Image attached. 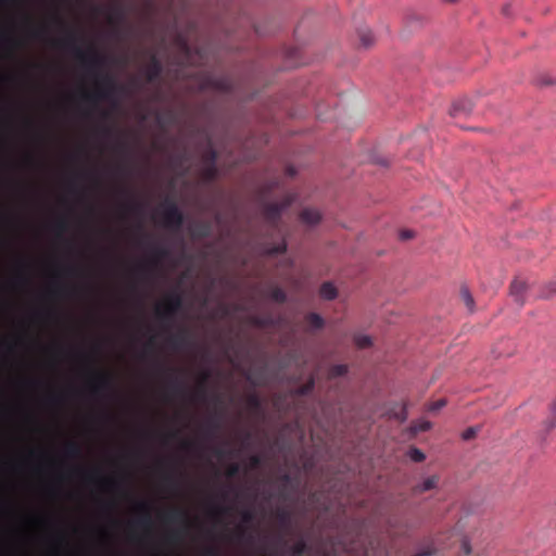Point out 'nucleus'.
I'll list each match as a JSON object with an SVG mask.
<instances>
[{"label": "nucleus", "instance_id": "nucleus-1", "mask_svg": "<svg viewBox=\"0 0 556 556\" xmlns=\"http://www.w3.org/2000/svg\"><path fill=\"white\" fill-rule=\"evenodd\" d=\"M78 36L74 30L67 29L65 38L54 41V46L64 49H71L86 68V71L96 77V88L93 92H85L83 99L91 104H96L100 100L111 101L115 98L119 87L114 78L109 74H100L99 71L105 64V56L100 54L94 48L84 51L77 43Z\"/></svg>", "mask_w": 556, "mask_h": 556}, {"label": "nucleus", "instance_id": "nucleus-54", "mask_svg": "<svg viewBox=\"0 0 556 556\" xmlns=\"http://www.w3.org/2000/svg\"><path fill=\"white\" fill-rule=\"evenodd\" d=\"M60 400H61V396H60V395H55V394L50 395V396L48 397V401H49V403H51V404H58V403L60 402Z\"/></svg>", "mask_w": 556, "mask_h": 556}, {"label": "nucleus", "instance_id": "nucleus-41", "mask_svg": "<svg viewBox=\"0 0 556 556\" xmlns=\"http://www.w3.org/2000/svg\"><path fill=\"white\" fill-rule=\"evenodd\" d=\"M241 517H242V521L244 523H250L254 520V513L250 509H244L242 513H241Z\"/></svg>", "mask_w": 556, "mask_h": 556}, {"label": "nucleus", "instance_id": "nucleus-52", "mask_svg": "<svg viewBox=\"0 0 556 556\" xmlns=\"http://www.w3.org/2000/svg\"><path fill=\"white\" fill-rule=\"evenodd\" d=\"M236 534H237V538H238L239 540H243V539H245V538H247L245 530H244L242 527H239V528L237 529Z\"/></svg>", "mask_w": 556, "mask_h": 556}, {"label": "nucleus", "instance_id": "nucleus-15", "mask_svg": "<svg viewBox=\"0 0 556 556\" xmlns=\"http://www.w3.org/2000/svg\"><path fill=\"white\" fill-rule=\"evenodd\" d=\"M139 508H140V510H142V516L136 521V525H138L142 528H150L152 525V521H151L148 504L140 503Z\"/></svg>", "mask_w": 556, "mask_h": 556}, {"label": "nucleus", "instance_id": "nucleus-62", "mask_svg": "<svg viewBox=\"0 0 556 556\" xmlns=\"http://www.w3.org/2000/svg\"><path fill=\"white\" fill-rule=\"evenodd\" d=\"M337 374L341 375L345 371V367L344 366H338L337 368Z\"/></svg>", "mask_w": 556, "mask_h": 556}, {"label": "nucleus", "instance_id": "nucleus-48", "mask_svg": "<svg viewBox=\"0 0 556 556\" xmlns=\"http://www.w3.org/2000/svg\"><path fill=\"white\" fill-rule=\"evenodd\" d=\"M413 237H414V231H412V230L405 229L400 232L401 240H408V239H412Z\"/></svg>", "mask_w": 556, "mask_h": 556}, {"label": "nucleus", "instance_id": "nucleus-23", "mask_svg": "<svg viewBox=\"0 0 556 556\" xmlns=\"http://www.w3.org/2000/svg\"><path fill=\"white\" fill-rule=\"evenodd\" d=\"M460 299L463 300L464 304L469 309V312H473L475 301L468 288L463 287L460 289Z\"/></svg>", "mask_w": 556, "mask_h": 556}, {"label": "nucleus", "instance_id": "nucleus-39", "mask_svg": "<svg viewBox=\"0 0 556 556\" xmlns=\"http://www.w3.org/2000/svg\"><path fill=\"white\" fill-rule=\"evenodd\" d=\"M67 227H68V224H67V220L65 218H60L55 223V229L58 230L59 233L65 232L67 230Z\"/></svg>", "mask_w": 556, "mask_h": 556}, {"label": "nucleus", "instance_id": "nucleus-14", "mask_svg": "<svg viewBox=\"0 0 556 556\" xmlns=\"http://www.w3.org/2000/svg\"><path fill=\"white\" fill-rule=\"evenodd\" d=\"M210 378L208 371H203L195 392L193 393L194 400L204 401L206 399V382Z\"/></svg>", "mask_w": 556, "mask_h": 556}, {"label": "nucleus", "instance_id": "nucleus-9", "mask_svg": "<svg viewBox=\"0 0 556 556\" xmlns=\"http://www.w3.org/2000/svg\"><path fill=\"white\" fill-rule=\"evenodd\" d=\"M168 343L175 350L181 349L189 344V332L187 329L181 328L177 333L168 338Z\"/></svg>", "mask_w": 556, "mask_h": 556}, {"label": "nucleus", "instance_id": "nucleus-46", "mask_svg": "<svg viewBox=\"0 0 556 556\" xmlns=\"http://www.w3.org/2000/svg\"><path fill=\"white\" fill-rule=\"evenodd\" d=\"M46 33H47V29L43 27L36 28L31 31V37L36 38V39H41Z\"/></svg>", "mask_w": 556, "mask_h": 556}, {"label": "nucleus", "instance_id": "nucleus-7", "mask_svg": "<svg viewBox=\"0 0 556 556\" xmlns=\"http://www.w3.org/2000/svg\"><path fill=\"white\" fill-rule=\"evenodd\" d=\"M163 71L161 61L156 55H151L150 61L144 70L146 79L148 83L156 81Z\"/></svg>", "mask_w": 556, "mask_h": 556}, {"label": "nucleus", "instance_id": "nucleus-31", "mask_svg": "<svg viewBox=\"0 0 556 556\" xmlns=\"http://www.w3.org/2000/svg\"><path fill=\"white\" fill-rule=\"evenodd\" d=\"M314 387H315L314 379H309L306 383H304L303 386L299 387L296 389L295 393L299 394V395H306V394L311 393L314 390Z\"/></svg>", "mask_w": 556, "mask_h": 556}, {"label": "nucleus", "instance_id": "nucleus-50", "mask_svg": "<svg viewBox=\"0 0 556 556\" xmlns=\"http://www.w3.org/2000/svg\"><path fill=\"white\" fill-rule=\"evenodd\" d=\"M554 293H556V283H554V282H553V283H551V285L548 286V290H547V291H544V292L542 293V296H544V298H548L549 295H552V294H554Z\"/></svg>", "mask_w": 556, "mask_h": 556}, {"label": "nucleus", "instance_id": "nucleus-47", "mask_svg": "<svg viewBox=\"0 0 556 556\" xmlns=\"http://www.w3.org/2000/svg\"><path fill=\"white\" fill-rule=\"evenodd\" d=\"M445 404H446L445 400H439V401L432 403L429 409L430 410H439L442 407H444Z\"/></svg>", "mask_w": 556, "mask_h": 556}, {"label": "nucleus", "instance_id": "nucleus-33", "mask_svg": "<svg viewBox=\"0 0 556 556\" xmlns=\"http://www.w3.org/2000/svg\"><path fill=\"white\" fill-rule=\"evenodd\" d=\"M217 157H218L217 152L212 147H208L203 156L204 164H207V163L216 164Z\"/></svg>", "mask_w": 556, "mask_h": 556}, {"label": "nucleus", "instance_id": "nucleus-43", "mask_svg": "<svg viewBox=\"0 0 556 556\" xmlns=\"http://www.w3.org/2000/svg\"><path fill=\"white\" fill-rule=\"evenodd\" d=\"M262 464V458L258 456V455H252L250 458H249V465H250V468H257L260 467Z\"/></svg>", "mask_w": 556, "mask_h": 556}, {"label": "nucleus", "instance_id": "nucleus-8", "mask_svg": "<svg viewBox=\"0 0 556 556\" xmlns=\"http://www.w3.org/2000/svg\"><path fill=\"white\" fill-rule=\"evenodd\" d=\"M527 283L526 281L521 280V279H515L511 283H510V295L514 298L515 302L518 303L519 305H523L525 304V294H526V291H527Z\"/></svg>", "mask_w": 556, "mask_h": 556}, {"label": "nucleus", "instance_id": "nucleus-34", "mask_svg": "<svg viewBox=\"0 0 556 556\" xmlns=\"http://www.w3.org/2000/svg\"><path fill=\"white\" fill-rule=\"evenodd\" d=\"M220 428L219 422L216 419H211L206 425V434L213 435L215 434Z\"/></svg>", "mask_w": 556, "mask_h": 556}, {"label": "nucleus", "instance_id": "nucleus-40", "mask_svg": "<svg viewBox=\"0 0 556 556\" xmlns=\"http://www.w3.org/2000/svg\"><path fill=\"white\" fill-rule=\"evenodd\" d=\"M68 290L70 289L67 287L56 286L55 288L51 289L50 292L53 295L61 296V295H66L68 293Z\"/></svg>", "mask_w": 556, "mask_h": 556}, {"label": "nucleus", "instance_id": "nucleus-26", "mask_svg": "<svg viewBox=\"0 0 556 556\" xmlns=\"http://www.w3.org/2000/svg\"><path fill=\"white\" fill-rule=\"evenodd\" d=\"M307 543L303 539L298 540L291 547L292 554L294 556H302L307 552Z\"/></svg>", "mask_w": 556, "mask_h": 556}, {"label": "nucleus", "instance_id": "nucleus-25", "mask_svg": "<svg viewBox=\"0 0 556 556\" xmlns=\"http://www.w3.org/2000/svg\"><path fill=\"white\" fill-rule=\"evenodd\" d=\"M358 37L364 48H368L374 43V36L369 29H361Z\"/></svg>", "mask_w": 556, "mask_h": 556}, {"label": "nucleus", "instance_id": "nucleus-20", "mask_svg": "<svg viewBox=\"0 0 556 556\" xmlns=\"http://www.w3.org/2000/svg\"><path fill=\"white\" fill-rule=\"evenodd\" d=\"M319 294L325 300H333L337 296V289L331 282H324L320 286Z\"/></svg>", "mask_w": 556, "mask_h": 556}, {"label": "nucleus", "instance_id": "nucleus-38", "mask_svg": "<svg viewBox=\"0 0 556 556\" xmlns=\"http://www.w3.org/2000/svg\"><path fill=\"white\" fill-rule=\"evenodd\" d=\"M182 533L180 530H174L168 533L167 541L170 543H177L181 540Z\"/></svg>", "mask_w": 556, "mask_h": 556}, {"label": "nucleus", "instance_id": "nucleus-61", "mask_svg": "<svg viewBox=\"0 0 556 556\" xmlns=\"http://www.w3.org/2000/svg\"><path fill=\"white\" fill-rule=\"evenodd\" d=\"M429 428H430V424H429V422H424V424L421 425V427H420V430L426 431V430H428Z\"/></svg>", "mask_w": 556, "mask_h": 556}, {"label": "nucleus", "instance_id": "nucleus-6", "mask_svg": "<svg viewBox=\"0 0 556 556\" xmlns=\"http://www.w3.org/2000/svg\"><path fill=\"white\" fill-rule=\"evenodd\" d=\"M473 103L468 98H462L453 102L450 115L453 117L466 116L472 112Z\"/></svg>", "mask_w": 556, "mask_h": 556}, {"label": "nucleus", "instance_id": "nucleus-64", "mask_svg": "<svg viewBox=\"0 0 556 556\" xmlns=\"http://www.w3.org/2000/svg\"><path fill=\"white\" fill-rule=\"evenodd\" d=\"M277 541H278V543H280V544H286V541H285V539H283V536H282V535H278Z\"/></svg>", "mask_w": 556, "mask_h": 556}, {"label": "nucleus", "instance_id": "nucleus-60", "mask_svg": "<svg viewBox=\"0 0 556 556\" xmlns=\"http://www.w3.org/2000/svg\"><path fill=\"white\" fill-rule=\"evenodd\" d=\"M76 273H77L76 268L71 267V268L66 269L67 275H76Z\"/></svg>", "mask_w": 556, "mask_h": 556}, {"label": "nucleus", "instance_id": "nucleus-51", "mask_svg": "<svg viewBox=\"0 0 556 556\" xmlns=\"http://www.w3.org/2000/svg\"><path fill=\"white\" fill-rule=\"evenodd\" d=\"M123 207L127 211L138 212L141 206L138 203H126Z\"/></svg>", "mask_w": 556, "mask_h": 556}, {"label": "nucleus", "instance_id": "nucleus-16", "mask_svg": "<svg viewBox=\"0 0 556 556\" xmlns=\"http://www.w3.org/2000/svg\"><path fill=\"white\" fill-rule=\"evenodd\" d=\"M64 454L68 458H78L81 455V447L75 441H70L64 446Z\"/></svg>", "mask_w": 556, "mask_h": 556}, {"label": "nucleus", "instance_id": "nucleus-21", "mask_svg": "<svg viewBox=\"0 0 556 556\" xmlns=\"http://www.w3.org/2000/svg\"><path fill=\"white\" fill-rule=\"evenodd\" d=\"M202 176L206 181H213L218 176V169L216 164L207 163L202 168Z\"/></svg>", "mask_w": 556, "mask_h": 556}, {"label": "nucleus", "instance_id": "nucleus-57", "mask_svg": "<svg viewBox=\"0 0 556 556\" xmlns=\"http://www.w3.org/2000/svg\"><path fill=\"white\" fill-rule=\"evenodd\" d=\"M192 445H193V443L191 441H182V443H181V446L185 450H189Z\"/></svg>", "mask_w": 556, "mask_h": 556}, {"label": "nucleus", "instance_id": "nucleus-18", "mask_svg": "<svg viewBox=\"0 0 556 556\" xmlns=\"http://www.w3.org/2000/svg\"><path fill=\"white\" fill-rule=\"evenodd\" d=\"M276 518L279 522V526L286 530V531H289L290 528H291V515L288 510L286 509H279L277 513H276Z\"/></svg>", "mask_w": 556, "mask_h": 556}, {"label": "nucleus", "instance_id": "nucleus-59", "mask_svg": "<svg viewBox=\"0 0 556 556\" xmlns=\"http://www.w3.org/2000/svg\"><path fill=\"white\" fill-rule=\"evenodd\" d=\"M215 454H216L218 457H222V456H224V455H225V451H224V450H222V448H216V450H215Z\"/></svg>", "mask_w": 556, "mask_h": 556}, {"label": "nucleus", "instance_id": "nucleus-53", "mask_svg": "<svg viewBox=\"0 0 556 556\" xmlns=\"http://www.w3.org/2000/svg\"><path fill=\"white\" fill-rule=\"evenodd\" d=\"M433 553V549L427 548L418 552L415 556H431Z\"/></svg>", "mask_w": 556, "mask_h": 556}, {"label": "nucleus", "instance_id": "nucleus-49", "mask_svg": "<svg viewBox=\"0 0 556 556\" xmlns=\"http://www.w3.org/2000/svg\"><path fill=\"white\" fill-rule=\"evenodd\" d=\"M4 40L11 48H16L20 46V41L13 37L5 36Z\"/></svg>", "mask_w": 556, "mask_h": 556}, {"label": "nucleus", "instance_id": "nucleus-36", "mask_svg": "<svg viewBox=\"0 0 556 556\" xmlns=\"http://www.w3.org/2000/svg\"><path fill=\"white\" fill-rule=\"evenodd\" d=\"M163 479L170 489H177L178 481L172 473H166Z\"/></svg>", "mask_w": 556, "mask_h": 556}, {"label": "nucleus", "instance_id": "nucleus-44", "mask_svg": "<svg viewBox=\"0 0 556 556\" xmlns=\"http://www.w3.org/2000/svg\"><path fill=\"white\" fill-rule=\"evenodd\" d=\"M230 507L228 506H218L214 509L213 514L216 518L223 516V515H226L230 511Z\"/></svg>", "mask_w": 556, "mask_h": 556}, {"label": "nucleus", "instance_id": "nucleus-11", "mask_svg": "<svg viewBox=\"0 0 556 556\" xmlns=\"http://www.w3.org/2000/svg\"><path fill=\"white\" fill-rule=\"evenodd\" d=\"M212 227L208 222H197L191 227V235L194 238L203 239L211 235Z\"/></svg>", "mask_w": 556, "mask_h": 556}, {"label": "nucleus", "instance_id": "nucleus-30", "mask_svg": "<svg viewBox=\"0 0 556 556\" xmlns=\"http://www.w3.org/2000/svg\"><path fill=\"white\" fill-rule=\"evenodd\" d=\"M169 389H170L172 393H174L175 395L184 394L186 391L184 384L181 383V381L178 380L177 377L172 379Z\"/></svg>", "mask_w": 556, "mask_h": 556}, {"label": "nucleus", "instance_id": "nucleus-19", "mask_svg": "<svg viewBox=\"0 0 556 556\" xmlns=\"http://www.w3.org/2000/svg\"><path fill=\"white\" fill-rule=\"evenodd\" d=\"M250 323L258 328H266L275 325L274 318L269 315L267 316H252L250 318Z\"/></svg>", "mask_w": 556, "mask_h": 556}, {"label": "nucleus", "instance_id": "nucleus-58", "mask_svg": "<svg viewBox=\"0 0 556 556\" xmlns=\"http://www.w3.org/2000/svg\"><path fill=\"white\" fill-rule=\"evenodd\" d=\"M556 427V419L553 418L548 421V429H553Z\"/></svg>", "mask_w": 556, "mask_h": 556}, {"label": "nucleus", "instance_id": "nucleus-4", "mask_svg": "<svg viewBox=\"0 0 556 556\" xmlns=\"http://www.w3.org/2000/svg\"><path fill=\"white\" fill-rule=\"evenodd\" d=\"M290 202H291L290 200H287L286 202H282V203L273 202V203H266L264 205L263 215H264L266 223L268 224V226L270 228H273V229L278 228L281 212L290 204Z\"/></svg>", "mask_w": 556, "mask_h": 556}, {"label": "nucleus", "instance_id": "nucleus-10", "mask_svg": "<svg viewBox=\"0 0 556 556\" xmlns=\"http://www.w3.org/2000/svg\"><path fill=\"white\" fill-rule=\"evenodd\" d=\"M163 519L165 522L175 523V522H184L187 523L189 520L188 514L186 510L181 508H174L167 511Z\"/></svg>", "mask_w": 556, "mask_h": 556}, {"label": "nucleus", "instance_id": "nucleus-27", "mask_svg": "<svg viewBox=\"0 0 556 556\" xmlns=\"http://www.w3.org/2000/svg\"><path fill=\"white\" fill-rule=\"evenodd\" d=\"M247 403L250 409L260 410L262 408V400L256 393H251L247 397Z\"/></svg>", "mask_w": 556, "mask_h": 556}, {"label": "nucleus", "instance_id": "nucleus-3", "mask_svg": "<svg viewBox=\"0 0 556 556\" xmlns=\"http://www.w3.org/2000/svg\"><path fill=\"white\" fill-rule=\"evenodd\" d=\"M182 296L178 292H172L169 293L164 303L162 305H159L155 309L156 318L163 324V325H169L174 320L176 314L181 309L182 307Z\"/></svg>", "mask_w": 556, "mask_h": 556}, {"label": "nucleus", "instance_id": "nucleus-63", "mask_svg": "<svg viewBox=\"0 0 556 556\" xmlns=\"http://www.w3.org/2000/svg\"><path fill=\"white\" fill-rule=\"evenodd\" d=\"M103 132H104V135L110 136V135L112 134V128H110V127H105V128L103 129Z\"/></svg>", "mask_w": 556, "mask_h": 556}, {"label": "nucleus", "instance_id": "nucleus-28", "mask_svg": "<svg viewBox=\"0 0 556 556\" xmlns=\"http://www.w3.org/2000/svg\"><path fill=\"white\" fill-rule=\"evenodd\" d=\"M354 343L359 349H366V348H369L371 345V338L369 336H366V334H356L354 337Z\"/></svg>", "mask_w": 556, "mask_h": 556}, {"label": "nucleus", "instance_id": "nucleus-22", "mask_svg": "<svg viewBox=\"0 0 556 556\" xmlns=\"http://www.w3.org/2000/svg\"><path fill=\"white\" fill-rule=\"evenodd\" d=\"M305 323L311 329H320L324 326V319L316 313H309L305 316Z\"/></svg>", "mask_w": 556, "mask_h": 556}, {"label": "nucleus", "instance_id": "nucleus-55", "mask_svg": "<svg viewBox=\"0 0 556 556\" xmlns=\"http://www.w3.org/2000/svg\"><path fill=\"white\" fill-rule=\"evenodd\" d=\"M116 148L119 151L125 152L127 150V144L124 141H119V142H117Z\"/></svg>", "mask_w": 556, "mask_h": 556}, {"label": "nucleus", "instance_id": "nucleus-17", "mask_svg": "<svg viewBox=\"0 0 556 556\" xmlns=\"http://www.w3.org/2000/svg\"><path fill=\"white\" fill-rule=\"evenodd\" d=\"M268 296L277 302V303H285L287 301V294L286 292L283 291V289H281L280 287L278 286H271L269 289H268Z\"/></svg>", "mask_w": 556, "mask_h": 556}, {"label": "nucleus", "instance_id": "nucleus-29", "mask_svg": "<svg viewBox=\"0 0 556 556\" xmlns=\"http://www.w3.org/2000/svg\"><path fill=\"white\" fill-rule=\"evenodd\" d=\"M407 455L415 463H420L426 458L425 453L417 447H410L407 452Z\"/></svg>", "mask_w": 556, "mask_h": 556}, {"label": "nucleus", "instance_id": "nucleus-5", "mask_svg": "<svg viewBox=\"0 0 556 556\" xmlns=\"http://www.w3.org/2000/svg\"><path fill=\"white\" fill-rule=\"evenodd\" d=\"M112 389V379L105 372L96 374L91 382V393L94 395H101L104 391Z\"/></svg>", "mask_w": 556, "mask_h": 556}, {"label": "nucleus", "instance_id": "nucleus-32", "mask_svg": "<svg viewBox=\"0 0 556 556\" xmlns=\"http://www.w3.org/2000/svg\"><path fill=\"white\" fill-rule=\"evenodd\" d=\"M125 13L121 7H115L109 17L110 23H117L124 20Z\"/></svg>", "mask_w": 556, "mask_h": 556}, {"label": "nucleus", "instance_id": "nucleus-24", "mask_svg": "<svg viewBox=\"0 0 556 556\" xmlns=\"http://www.w3.org/2000/svg\"><path fill=\"white\" fill-rule=\"evenodd\" d=\"M152 252V263L156 264L162 258L166 257L168 255L167 249L160 247V245H153L151 248Z\"/></svg>", "mask_w": 556, "mask_h": 556}, {"label": "nucleus", "instance_id": "nucleus-42", "mask_svg": "<svg viewBox=\"0 0 556 556\" xmlns=\"http://www.w3.org/2000/svg\"><path fill=\"white\" fill-rule=\"evenodd\" d=\"M477 432H478L477 428L470 427V428L466 429L463 432V439L464 440H471V439H473L477 435Z\"/></svg>", "mask_w": 556, "mask_h": 556}, {"label": "nucleus", "instance_id": "nucleus-35", "mask_svg": "<svg viewBox=\"0 0 556 556\" xmlns=\"http://www.w3.org/2000/svg\"><path fill=\"white\" fill-rule=\"evenodd\" d=\"M239 472H240V465H239V464H237V463H233V464H231V465L227 468V470H226V476H227L228 478H233V477L238 476V475H239Z\"/></svg>", "mask_w": 556, "mask_h": 556}, {"label": "nucleus", "instance_id": "nucleus-37", "mask_svg": "<svg viewBox=\"0 0 556 556\" xmlns=\"http://www.w3.org/2000/svg\"><path fill=\"white\" fill-rule=\"evenodd\" d=\"M287 250V245L285 242L282 243H279V244H276V245H273L269 250H268V253L269 254H282L285 253Z\"/></svg>", "mask_w": 556, "mask_h": 556}, {"label": "nucleus", "instance_id": "nucleus-13", "mask_svg": "<svg viewBox=\"0 0 556 556\" xmlns=\"http://www.w3.org/2000/svg\"><path fill=\"white\" fill-rule=\"evenodd\" d=\"M300 218L303 223L313 226L319 223L321 215L317 210L304 208L300 214Z\"/></svg>", "mask_w": 556, "mask_h": 556}, {"label": "nucleus", "instance_id": "nucleus-2", "mask_svg": "<svg viewBox=\"0 0 556 556\" xmlns=\"http://www.w3.org/2000/svg\"><path fill=\"white\" fill-rule=\"evenodd\" d=\"M162 220L165 228L172 231H179L184 225L185 216L177 203L166 198L161 204Z\"/></svg>", "mask_w": 556, "mask_h": 556}, {"label": "nucleus", "instance_id": "nucleus-45", "mask_svg": "<svg viewBox=\"0 0 556 556\" xmlns=\"http://www.w3.org/2000/svg\"><path fill=\"white\" fill-rule=\"evenodd\" d=\"M460 548H462V552L464 553V555H465V556L470 555V553H471V546H470V543H469V541H468L467 539H464V540L462 541V546H460Z\"/></svg>", "mask_w": 556, "mask_h": 556}, {"label": "nucleus", "instance_id": "nucleus-56", "mask_svg": "<svg viewBox=\"0 0 556 556\" xmlns=\"http://www.w3.org/2000/svg\"><path fill=\"white\" fill-rule=\"evenodd\" d=\"M510 8H511V5H510V4H505V5H503V8H502V13H503L504 15L508 16V15L510 14Z\"/></svg>", "mask_w": 556, "mask_h": 556}, {"label": "nucleus", "instance_id": "nucleus-12", "mask_svg": "<svg viewBox=\"0 0 556 556\" xmlns=\"http://www.w3.org/2000/svg\"><path fill=\"white\" fill-rule=\"evenodd\" d=\"M439 481H440L439 476L433 475L431 477H428L421 483L414 486V493L420 494V493L430 491L432 489H435L437 485L439 484Z\"/></svg>", "mask_w": 556, "mask_h": 556}]
</instances>
